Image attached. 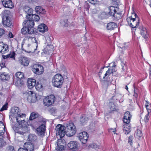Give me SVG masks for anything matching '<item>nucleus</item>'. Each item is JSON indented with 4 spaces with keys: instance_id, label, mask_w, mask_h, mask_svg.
I'll list each match as a JSON object with an SVG mask.
<instances>
[{
    "instance_id": "obj_1",
    "label": "nucleus",
    "mask_w": 151,
    "mask_h": 151,
    "mask_svg": "<svg viewBox=\"0 0 151 151\" xmlns=\"http://www.w3.org/2000/svg\"><path fill=\"white\" fill-rule=\"evenodd\" d=\"M117 7L115 8L114 6H111L109 8V12L108 14L105 12L102 13L100 15L99 18L102 19L108 18L110 16H113L114 17L119 19L121 18L122 14L117 13L116 9Z\"/></svg>"
},
{
    "instance_id": "obj_2",
    "label": "nucleus",
    "mask_w": 151,
    "mask_h": 151,
    "mask_svg": "<svg viewBox=\"0 0 151 151\" xmlns=\"http://www.w3.org/2000/svg\"><path fill=\"white\" fill-rule=\"evenodd\" d=\"M64 79L62 76L59 74L55 75L52 78V83L53 86L58 88L62 87Z\"/></svg>"
},
{
    "instance_id": "obj_3",
    "label": "nucleus",
    "mask_w": 151,
    "mask_h": 151,
    "mask_svg": "<svg viewBox=\"0 0 151 151\" xmlns=\"http://www.w3.org/2000/svg\"><path fill=\"white\" fill-rule=\"evenodd\" d=\"M65 130V134L69 137H71L74 135L76 132V127L73 123L67 124Z\"/></svg>"
},
{
    "instance_id": "obj_4",
    "label": "nucleus",
    "mask_w": 151,
    "mask_h": 151,
    "mask_svg": "<svg viewBox=\"0 0 151 151\" xmlns=\"http://www.w3.org/2000/svg\"><path fill=\"white\" fill-rule=\"evenodd\" d=\"M24 11L27 14V15L26 16L27 19H29L30 17H32L33 19H40V17L38 14H32L33 12L32 9L28 6H24L23 8Z\"/></svg>"
},
{
    "instance_id": "obj_5",
    "label": "nucleus",
    "mask_w": 151,
    "mask_h": 151,
    "mask_svg": "<svg viewBox=\"0 0 151 151\" xmlns=\"http://www.w3.org/2000/svg\"><path fill=\"white\" fill-rule=\"evenodd\" d=\"M55 97L53 95H51L45 98L43 100L44 105L48 106L54 103L55 101Z\"/></svg>"
},
{
    "instance_id": "obj_6",
    "label": "nucleus",
    "mask_w": 151,
    "mask_h": 151,
    "mask_svg": "<svg viewBox=\"0 0 151 151\" xmlns=\"http://www.w3.org/2000/svg\"><path fill=\"white\" fill-rule=\"evenodd\" d=\"M32 71L35 74L38 75H40L44 71L43 67L41 65L35 64L32 67Z\"/></svg>"
},
{
    "instance_id": "obj_7",
    "label": "nucleus",
    "mask_w": 151,
    "mask_h": 151,
    "mask_svg": "<svg viewBox=\"0 0 151 151\" xmlns=\"http://www.w3.org/2000/svg\"><path fill=\"white\" fill-rule=\"evenodd\" d=\"M45 123L41 125L36 129V132L37 135L40 137L44 136L46 131V126L45 124Z\"/></svg>"
},
{
    "instance_id": "obj_8",
    "label": "nucleus",
    "mask_w": 151,
    "mask_h": 151,
    "mask_svg": "<svg viewBox=\"0 0 151 151\" xmlns=\"http://www.w3.org/2000/svg\"><path fill=\"white\" fill-rule=\"evenodd\" d=\"M27 101L30 103H34L37 100L36 94L32 91H29L26 94Z\"/></svg>"
},
{
    "instance_id": "obj_9",
    "label": "nucleus",
    "mask_w": 151,
    "mask_h": 151,
    "mask_svg": "<svg viewBox=\"0 0 151 151\" xmlns=\"http://www.w3.org/2000/svg\"><path fill=\"white\" fill-rule=\"evenodd\" d=\"M36 118H39V122L45 123V119H44L40 115L36 112H32L30 115L29 119L30 120H32L35 119Z\"/></svg>"
},
{
    "instance_id": "obj_10",
    "label": "nucleus",
    "mask_w": 151,
    "mask_h": 151,
    "mask_svg": "<svg viewBox=\"0 0 151 151\" xmlns=\"http://www.w3.org/2000/svg\"><path fill=\"white\" fill-rule=\"evenodd\" d=\"M88 137V134L87 132H83L78 135V137L80 141L83 144L86 143Z\"/></svg>"
},
{
    "instance_id": "obj_11",
    "label": "nucleus",
    "mask_w": 151,
    "mask_h": 151,
    "mask_svg": "<svg viewBox=\"0 0 151 151\" xmlns=\"http://www.w3.org/2000/svg\"><path fill=\"white\" fill-rule=\"evenodd\" d=\"M35 23L32 19H25L23 23V25L29 29H33Z\"/></svg>"
},
{
    "instance_id": "obj_12",
    "label": "nucleus",
    "mask_w": 151,
    "mask_h": 151,
    "mask_svg": "<svg viewBox=\"0 0 151 151\" xmlns=\"http://www.w3.org/2000/svg\"><path fill=\"white\" fill-rule=\"evenodd\" d=\"M20 110L19 109L18 107H14L12 108L11 111V115L9 116L10 118V116H12L13 119L15 118H16L17 116L21 114H20Z\"/></svg>"
},
{
    "instance_id": "obj_13",
    "label": "nucleus",
    "mask_w": 151,
    "mask_h": 151,
    "mask_svg": "<svg viewBox=\"0 0 151 151\" xmlns=\"http://www.w3.org/2000/svg\"><path fill=\"white\" fill-rule=\"evenodd\" d=\"M9 47L7 44L0 42V52L3 54L7 53L9 51Z\"/></svg>"
},
{
    "instance_id": "obj_14",
    "label": "nucleus",
    "mask_w": 151,
    "mask_h": 151,
    "mask_svg": "<svg viewBox=\"0 0 151 151\" xmlns=\"http://www.w3.org/2000/svg\"><path fill=\"white\" fill-rule=\"evenodd\" d=\"M126 19L128 25L132 28H135L138 26L139 19Z\"/></svg>"
},
{
    "instance_id": "obj_15",
    "label": "nucleus",
    "mask_w": 151,
    "mask_h": 151,
    "mask_svg": "<svg viewBox=\"0 0 151 151\" xmlns=\"http://www.w3.org/2000/svg\"><path fill=\"white\" fill-rule=\"evenodd\" d=\"M3 6L5 8L12 9L14 7L12 0H1Z\"/></svg>"
},
{
    "instance_id": "obj_16",
    "label": "nucleus",
    "mask_w": 151,
    "mask_h": 151,
    "mask_svg": "<svg viewBox=\"0 0 151 151\" xmlns=\"http://www.w3.org/2000/svg\"><path fill=\"white\" fill-rule=\"evenodd\" d=\"M68 147L71 150H75L79 146L78 143L76 141H71L67 145Z\"/></svg>"
},
{
    "instance_id": "obj_17",
    "label": "nucleus",
    "mask_w": 151,
    "mask_h": 151,
    "mask_svg": "<svg viewBox=\"0 0 151 151\" xmlns=\"http://www.w3.org/2000/svg\"><path fill=\"white\" fill-rule=\"evenodd\" d=\"M24 147L27 151H33L34 148V145L30 142H27L24 145Z\"/></svg>"
},
{
    "instance_id": "obj_18",
    "label": "nucleus",
    "mask_w": 151,
    "mask_h": 151,
    "mask_svg": "<svg viewBox=\"0 0 151 151\" xmlns=\"http://www.w3.org/2000/svg\"><path fill=\"white\" fill-rule=\"evenodd\" d=\"M131 115L129 111H127L124 114L123 121L125 124H129L130 121Z\"/></svg>"
},
{
    "instance_id": "obj_19",
    "label": "nucleus",
    "mask_w": 151,
    "mask_h": 151,
    "mask_svg": "<svg viewBox=\"0 0 151 151\" xmlns=\"http://www.w3.org/2000/svg\"><path fill=\"white\" fill-rule=\"evenodd\" d=\"M23 27L21 29V32L22 34L25 35L27 33L32 34L34 32L33 29H29L24 26H23Z\"/></svg>"
},
{
    "instance_id": "obj_20",
    "label": "nucleus",
    "mask_w": 151,
    "mask_h": 151,
    "mask_svg": "<svg viewBox=\"0 0 151 151\" xmlns=\"http://www.w3.org/2000/svg\"><path fill=\"white\" fill-rule=\"evenodd\" d=\"M25 116V114H22L16 118H15L13 120H16L19 125H22V124L24 123L25 122L24 119H23V117H24Z\"/></svg>"
},
{
    "instance_id": "obj_21",
    "label": "nucleus",
    "mask_w": 151,
    "mask_h": 151,
    "mask_svg": "<svg viewBox=\"0 0 151 151\" xmlns=\"http://www.w3.org/2000/svg\"><path fill=\"white\" fill-rule=\"evenodd\" d=\"M62 140L61 139H59L57 140V146L56 147V149L58 151H62L64 149V146L62 142Z\"/></svg>"
},
{
    "instance_id": "obj_22",
    "label": "nucleus",
    "mask_w": 151,
    "mask_h": 151,
    "mask_svg": "<svg viewBox=\"0 0 151 151\" xmlns=\"http://www.w3.org/2000/svg\"><path fill=\"white\" fill-rule=\"evenodd\" d=\"M36 83V81L32 78H29L27 81V86L29 88H32L35 86Z\"/></svg>"
},
{
    "instance_id": "obj_23",
    "label": "nucleus",
    "mask_w": 151,
    "mask_h": 151,
    "mask_svg": "<svg viewBox=\"0 0 151 151\" xmlns=\"http://www.w3.org/2000/svg\"><path fill=\"white\" fill-rule=\"evenodd\" d=\"M38 29L39 32L43 33L48 30V27L45 24H41L39 25Z\"/></svg>"
},
{
    "instance_id": "obj_24",
    "label": "nucleus",
    "mask_w": 151,
    "mask_h": 151,
    "mask_svg": "<svg viewBox=\"0 0 151 151\" xmlns=\"http://www.w3.org/2000/svg\"><path fill=\"white\" fill-rule=\"evenodd\" d=\"M19 61L22 65L24 66H27L29 63V60L25 57H22L19 60Z\"/></svg>"
},
{
    "instance_id": "obj_25",
    "label": "nucleus",
    "mask_w": 151,
    "mask_h": 151,
    "mask_svg": "<svg viewBox=\"0 0 151 151\" xmlns=\"http://www.w3.org/2000/svg\"><path fill=\"white\" fill-rule=\"evenodd\" d=\"M117 27V24L114 22L108 23L106 26V28L108 30H113Z\"/></svg>"
},
{
    "instance_id": "obj_26",
    "label": "nucleus",
    "mask_w": 151,
    "mask_h": 151,
    "mask_svg": "<svg viewBox=\"0 0 151 151\" xmlns=\"http://www.w3.org/2000/svg\"><path fill=\"white\" fill-rule=\"evenodd\" d=\"M2 23L5 27H9L12 25V22L10 19H2Z\"/></svg>"
},
{
    "instance_id": "obj_27",
    "label": "nucleus",
    "mask_w": 151,
    "mask_h": 151,
    "mask_svg": "<svg viewBox=\"0 0 151 151\" xmlns=\"http://www.w3.org/2000/svg\"><path fill=\"white\" fill-rule=\"evenodd\" d=\"M123 130L125 134H128L131 131L130 127L129 124H125L124 125H123Z\"/></svg>"
},
{
    "instance_id": "obj_28",
    "label": "nucleus",
    "mask_w": 151,
    "mask_h": 151,
    "mask_svg": "<svg viewBox=\"0 0 151 151\" xmlns=\"http://www.w3.org/2000/svg\"><path fill=\"white\" fill-rule=\"evenodd\" d=\"M88 119L85 115H83L80 117V121L81 124L84 125L87 122Z\"/></svg>"
},
{
    "instance_id": "obj_29",
    "label": "nucleus",
    "mask_w": 151,
    "mask_h": 151,
    "mask_svg": "<svg viewBox=\"0 0 151 151\" xmlns=\"http://www.w3.org/2000/svg\"><path fill=\"white\" fill-rule=\"evenodd\" d=\"M35 86L36 89L39 91H42L43 89V85L40 81H37Z\"/></svg>"
},
{
    "instance_id": "obj_30",
    "label": "nucleus",
    "mask_w": 151,
    "mask_h": 151,
    "mask_svg": "<svg viewBox=\"0 0 151 151\" xmlns=\"http://www.w3.org/2000/svg\"><path fill=\"white\" fill-rule=\"evenodd\" d=\"M11 14V13L9 11L5 10L2 14V19H9Z\"/></svg>"
},
{
    "instance_id": "obj_31",
    "label": "nucleus",
    "mask_w": 151,
    "mask_h": 151,
    "mask_svg": "<svg viewBox=\"0 0 151 151\" xmlns=\"http://www.w3.org/2000/svg\"><path fill=\"white\" fill-rule=\"evenodd\" d=\"M35 10L37 14H42L45 13V11L42 7L40 6H37L35 8Z\"/></svg>"
},
{
    "instance_id": "obj_32",
    "label": "nucleus",
    "mask_w": 151,
    "mask_h": 151,
    "mask_svg": "<svg viewBox=\"0 0 151 151\" xmlns=\"http://www.w3.org/2000/svg\"><path fill=\"white\" fill-rule=\"evenodd\" d=\"M9 76V75L6 73L0 72V79L2 80H7Z\"/></svg>"
},
{
    "instance_id": "obj_33",
    "label": "nucleus",
    "mask_w": 151,
    "mask_h": 151,
    "mask_svg": "<svg viewBox=\"0 0 151 151\" xmlns=\"http://www.w3.org/2000/svg\"><path fill=\"white\" fill-rule=\"evenodd\" d=\"M14 83L15 85L17 87H21L23 84L22 80L20 79H16L15 80H14Z\"/></svg>"
},
{
    "instance_id": "obj_34",
    "label": "nucleus",
    "mask_w": 151,
    "mask_h": 151,
    "mask_svg": "<svg viewBox=\"0 0 151 151\" xmlns=\"http://www.w3.org/2000/svg\"><path fill=\"white\" fill-rule=\"evenodd\" d=\"M65 127L63 125L61 124L58 125L55 127L56 134H59L60 130H62V129H65Z\"/></svg>"
},
{
    "instance_id": "obj_35",
    "label": "nucleus",
    "mask_w": 151,
    "mask_h": 151,
    "mask_svg": "<svg viewBox=\"0 0 151 151\" xmlns=\"http://www.w3.org/2000/svg\"><path fill=\"white\" fill-rule=\"evenodd\" d=\"M69 22L68 19H61L60 24L61 26L66 27L68 26Z\"/></svg>"
},
{
    "instance_id": "obj_36",
    "label": "nucleus",
    "mask_w": 151,
    "mask_h": 151,
    "mask_svg": "<svg viewBox=\"0 0 151 151\" xmlns=\"http://www.w3.org/2000/svg\"><path fill=\"white\" fill-rule=\"evenodd\" d=\"M109 106L111 111H117L118 109L116 108L114 103L112 102H110L109 104Z\"/></svg>"
},
{
    "instance_id": "obj_37",
    "label": "nucleus",
    "mask_w": 151,
    "mask_h": 151,
    "mask_svg": "<svg viewBox=\"0 0 151 151\" xmlns=\"http://www.w3.org/2000/svg\"><path fill=\"white\" fill-rule=\"evenodd\" d=\"M141 35L145 38L147 34V31L145 28L143 27H141L140 28Z\"/></svg>"
},
{
    "instance_id": "obj_38",
    "label": "nucleus",
    "mask_w": 151,
    "mask_h": 151,
    "mask_svg": "<svg viewBox=\"0 0 151 151\" xmlns=\"http://www.w3.org/2000/svg\"><path fill=\"white\" fill-rule=\"evenodd\" d=\"M15 76L17 79H20L23 78L24 77V74L23 73L18 72H17L15 74Z\"/></svg>"
},
{
    "instance_id": "obj_39",
    "label": "nucleus",
    "mask_w": 151,
    "mask_h": 151,
    "mask_svg": "<svg viewBox=\"0 0 151 151\" xmlns=\"http://www.w3.org/2000/svg\"><path fill=\"white\" fill-rule=\"evenodd\" d=\"M59 134H56L57 135H59L60 138L64 137L65 134V129H62V131L61 130L59 131Z\"/></svg>"
},
{
    "instance_id": "obj_40",
    "label": "nucleus",
    "mask_w": 151,
    "mask_h": 151,
    "mask_svg": "<svg viewBox=\"0 0 151 151\" xmlns=\"http://www.w3.org/2000/svg\"><path fill=\"white\" fill-rule=\"evenodd\" d=\"M112 72L110 70V69L109 68L108 70L106 71V73L104 74V76L103 77V78L105 79H106L110 75L112 74Z\"/></svg>"
},
{
    "instance_id": "obj_41",
    "label": "nucleus",
    "mask_w": 151,
    "mask_h": 151,
    "mask_svg": "<svg viewBox=\"0 0 151 151\" xmlns=\"http://www.w3.org/2000/svg\"><path fill=\"white\" fill-rule=\"evenodd\" d=\"M135 136L137 138H140L142 135V131L139 129H137L135 132Z\"/></svg>"
},
{
    "instance_id": "obj_42",
    "label": "nucleus",
    "mask_w": 151,
    "mask_h": 151,
    "mask_svg": "<svg viewBox=\"0 0 151 151\" xmlns=\"http://www.w3.org/2000/svg\"><path fill=\"white\" fill-rule=\"evenodd\" d=\"M111 64H112V65L111 67H110L109 69H110V70L112 72V73H113L116 71V69L115 68L116 65H115L114 63H112L110 64V65Z\"/></svg>"
},
{
    "instance_id": "obj_43",
    "label": "nucleus",
    "mask_w": 151,
    "mask_h": 151,
    "mask_svg": "<svg viewBox=\"0 0 151 151\" xmlns=\"http://www.w3.org/2000/svg\"><path fill=\"white\" fill-rule=\"evenodd\" d=\"M15 52H11L10 54L8 55L6 57V58H12L14 59H15Z\"/></svg>"
},
{
    "instance_id": "obj_44",
    "label": "nucleus",
    "mask_w": 151,
    "mask_h": 151,
    "mask_svg": "<svg viewBox=\"0 0 151 151\" xmlns=\"http://www.w3.org/2000/svg\"><path fill=\"white\" fill-rule=\"evenodd\" d=\"M37 137L34 135L30 134L29 137V139L30 141H34L36 139Z\"/></svg>"
},
{
    "instance_id": "obj_45",
    "label": "nucleus",
    "mask_w": 151,
    "mask_h": 151,
    "mask_svg": "<svg viewBox=\"0 0 151 151\" xmlns=\"http://www.w3.org/2000/svg\"><path fill=\"white\" fill-rule=\"evenodd\" d=\"M6 145V142L3 139H0V147L2 148Z\"/></svg>"
},
{
    "instance_id": "obj_46",
    "label": "nucleus",
    "mask_w": 151,
    "mask_h": 151,
    "mask_svg": "<svg viewBox=\"0 0 151 151\" xmlns=\"http://www.w3.org/2000/svg\"><path fill=\"white\" fill-rule=\"evenodd\" d=\"M27 128V127H24L22 128V129L24 130V131H22L20 130L18 131L17 133L21 134H24V133H26V130L25 131L24 129H26Z\"/></svg>"
},
{
    "instance_id": "obj_47",
    "label": "nucleus",
    "mask_w": 151,
    "mask_h": 151,
    "mask_svg": "<svg viewBox=\"0 0 151 151\" xmlns=\"http://www.w3.org/2000/svg\"><path fill=\"white\" fill-rule=\"evenodd\" d=\"M5 126L4 128H2L0 129V134H1V137H4V134L5 132Z\"/></svg>"
},
{
    "instance_id": "obj_48",
    "label": "nucleus",
    "mask_w": 151,
    "mask_h": 151,
    "mask_svg": "<svg viewBox=\"0 0 151 151\" xmlns=\"http://www.w3.org/2000/svg\"><path fill=\"white\" fill-rule=\"evenodd\" d=\"M6 151H15V150L13 146H10L6 148Z\"/></svg>"
},
{
    "instance_id": "obj_49",
    "label": "nucleus",
    "mask_w": 151,
    "mask_h": 151,
    "mask_svg": "<svg viewBox=\"0 0 151 151\" xmlns=\"http://www.w3.org/2000/svg\"><path fill=\"white\" fill-rule=\"evenodd\" d=\"M5 31L3 29H0V38L2 37L5 34Z\"/></svg>"
},
{
    "instance_id": "obj_50",
    "label": "nucleus",
    "mask_w": 151,
    "mask_h": 151,
    "mask_svg": "<svg viewBox=\"0 0 151 151\" xmlns=\"http://www.w3.org/2000/svg\"><path fill=\"white\" fill-rule=\"evenodd\" d=\"M90 8V6L87 2L86 1L84 3V8L86 9V10H88Z\"/></svg>"
},
{
    "instance_id": "obj_51",
    "label": "nucleus",
    "mask_w": 151,
    "mask_h": 151,
    "mask_svg": "<svg viewBox=\"0 0 151 151\" xmlns=\"http://www.w3.org/2000/svg\"><path fill=\"white\" fill-rule=\"evenodd\" d=\"M149 112L148 111L147 114L145 116L144 118V121L145 122H147L149 119L150 117L149 116Z\"/></svg>"
},
{
    "instance_id": "obj_52",
    "label": "nucleus",
    "mask_w": 151,
    "mask_h": 151,
    "mask_svg": "<svg viewBox=\"0 0 151 151\" xmlns=\"http://www.w3.org/2000/svg\"><path fill=\"white\" fill-rule=\"evenodd\" d=\"M50 112L52 114H55V112L56 111V109L53 108H51L49 110Z\"/></svg>"
},
{
    "instance_id": "obj_53",
    "label": "nucleus",
    "mask_w": 151,
    "mask_h": 151,
    "mask_svg": "<svg viewBox=\"0 0 151 151\" xmlns=\"http://www.w3.org/2000/svg\"><path fill=\"white\" fill-rule=\"evenodd\" d=\"M7 103H6L5 105H4L1 109L0 111H2L4 110H6L7 108Z\"/></svg>"
},
{
    "instance_id": "obj_54",
    "label": "nucleus",
    "mask_w": 151,
    "mask_h": 151,
    "mask_svg": "<svg viewBox=\"0 0 151 151\" xmlns=\"http://www.w3.org/2000/svg\"><path fill=\"white\" fill-rule=\"evenodd\" d=\"M102 84L104 87H107L108 86V82L104 80L102 82Z\"/></svg>"
},
{
    "instance_id": "obj_55",
    "label": "nucleus",
    "mask_w": 151,
    "mask_h": 151,
    "mask_svg": "<svg viewBox=\"0 0 151 151\" xmlns=\"http://www.w3.org/2000/svg\"><path fill=\"white\" fill-rule=\"evenodd\" d=\"M131 17V19H136L137 18H138L137 15L135 13H132Z\"/></svg>"
},
{
    "instance_id": "obj_56",
    "label": "nucleus",
    "mask_w": 151,
    "mask_h": 151,
    "mask_svg": "<svg viewBox=\"0 0 151 151\" xmlns=\"http://www.w3.org/2000/svg\"><path fill=\"white\" fill-rule=\"evenodd\" d=\"M8 36V37L11 38L13 37L14 36L11 32H10L9 33Z\"/></svg>"
},
{
    "instance_id": "obj_57",
    "label": "nucleus",
    "mask_w": 151,
    "mask_h": 151,
    "mask_svg": "<svg viewBox=\"0 0 151 151\" xmlns=\"http://www.w3.org/2000/svg\"><path fill=\"white\" fill-rule=\"evenodd\" d=\"M4 124L1 122L0 121V129L2 128H4Z\"/></svg>"
},
{
    "instance_id": "obj_58",
    "label": "nucleus",
    "mask_w": 151,
    "mask_h": 151,
    "mask_svg": "<svg viewBox=\"0 0 151 151\" xmlns=\"http://www.w3.org/2000/svg\"><path fill=\"white\" fill-rule=\"evenodd\" d=\"M89 2L92 4H95L96 2V0H88Z\"/></svg>"
},
{
    "instance_id": "obj_59",
    "label": "nucleus",
    "mask_w": 151,
    "mask_h": 151,
    "mask_svg": "<svg viewBox=\"0 0 151 151\" xmlns=\"http://www.w3.org/2000/svg\"><path fill=\"white\" fill-rule=\"evenodd\" d=\"M18 151H27L26 149H25L24 148H19Z\"/></svg>"
},
{
    "instance_id": "obj_60",
    "label": "nucleus",
    "mask_w": 151,
    "mask_h": 151,
    "mask_svg": "<svg viewBox=\"0 0 151 151\" xmlns=\"http://www.w3.org/2000/svg\"><path fill=\"white\" fill-rule=\"evenodd\" d=\"M0 66L1 68H4L5 66V64L4 63H2L0 64Z\"/></svg>"
},
{
    "instance_id": "obj_61",
    "label": "nucleus",
    "mask_w": 151,
    "mask_h": 151,
    "mask_svg": "<svg viewBox=\"0 0 151 151\" xmlns=\"http://www.w3.org/2000/svg\"><path fill=\"white\" fill-rule=\"evenodd\" d=\"M11 120L12 121V123L11 124L12 125V128L14 129V124H13L14 122H13V119L12 118H11Z\"/></svg>"
},
{
    "instance_id": "obj_62",
    "label": "nucleus",
    "mask_w": 151,
    "mask_h": 151,
    "mask_svg": "<svg viewBox=\"0 0 151 151\" xmlns=\"http://www.w3.org/2000/svg\"><path fill=\"white\" fill-rule=\"evenodd\" d=\"M34 40H35V42L36 43H37V45H36V47H37V41L35 38H34Z\"/></svg>"
},
{
    "instance_id": "obj_63",
    "label": "nucleus",
    "mask_w": 151,
    "mask_h": 151,
    "mask_svg": "<svg viewBox=\"0 0 151 151\" xmlns=\"http://www.w3.org/2000/svg\"><path fill=\"white\" fill-rule=\"evenodd\" d=\"M112 130H113V129H112V128H110V129H109V132H111V131Z\"/></svg>"
},
{
    "instance_id": "obj_64",
    "label": "nucleus",
    "mask_w": 151,
    "mask_h": 151,
    "mask_svg": "<svg viewBox=\"0 0 151 151\" xmlns=\"http://www.w3.org/2000/svg\"><path fill=\"white\" fill-rule=\"evenodd\" d=\"M101 72H100L99 73V77L100 78V79H101Z\"/></svg>"
}]
</instances>
